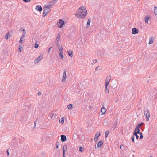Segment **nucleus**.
Here are the masks:
<instances>
[{
	"label": "nucleus",
	"instance_id": "1",
	"mask_svg": "<svg viewBox=\"0 0 157 157\" xmlns=\"http://www.w3.org/2000/svg\"><path fill=\"white\" fill-rule=\"evenodd\" d=\"M87 14L86 10L83 6H82L78 9L75 16L79 19H83L85 17Z\"/></svg>",
	"mask_w": 157,
	"mask_h": 157
},
{
	"label": "nucleus",
	"instance_id": "2",
	"mask_svg": "<svg viewBox=\"0 0 157 157\" xmlns=\"http://www.w3.org/2000/svg\"><path fill=\"white\" fill-rule=\"evenodd\" d=\"M144 115L145 116L146 120L147 121H149V119L150 117V113L148 110L147 109H145L144 110Z\"/></svg>",
	"mask_w": 157,
	"mask_h": 157
},
{
	"label": "nucleus",
	"instance_id": "3",
	"mask_svg": "<svg viewBox=\"0 0 157 157\" xmlns=\"http://www.w3.org/2000/svg\"><path fill=\"white\" fill-rule=\"evenodd\" d=\"M64 24V21L62 19H60L57 22V24L59 25V27L61 28Z\"/></svg>",
	"mask_w": 157,
	"mask_h": 157
},
{
	"label": "nucleus",
	"instance_id": "4",
	"mask_svg": "<svg viewBox=\"0 0 157 157\" xmlns=\"http://www.w3.org/2000/svg\"><path fill=\"white\" fill-rule=\"evenodd\" d=\"M117 123H118V119H117L115 121V123L114 124L113 126V127H112L110 129V131H113L115 129V128H116L117 127Z\"/></svg>",
	"mask_w": 157,
	"mask_h": 157
},
{
	"label": "nucleus",
	"instance_id": "5",
	"mask_svg": "<svg viewBox=\"0 0 157 157\" xmlns=\"http://www.w3.org/2000/svg\"><path fill=\"white\" fill-rule=\"evenodd\" d=\"M43 55L41 54L36 60H34V62L35 63H38L42 58Z\"/></svg>",
	"mask_w": 157,
	"mask_h": 157
},
{
	"label": "nucleus",
	"instance_id": "6",
	"mask_svg": "<svg viewBox=\"0 0 157 157\" xmlns=\"http://www.w3.org/2000/svg\"><path fill=\"white\" fill-rule=\"evenodd\" d=\"M49 10H47V9H44V12L43 13V17H45V16L47 14H48L51 11H49Z\"/></svg>",
	"mask_w": 157,
	"mask_h": 157
},
{
	"label": "nucleus",
	"instance_id": "7",
	"mask_svg": "<svg viewBox=\"0 0 157 157\" xmlns=\"http://www.w3.org/2000/svg\"><path fill=\"white\" fill-rule=\"evenodd\" d=\"M67 78V75L66 74V70H64V72L63 75V77L62 79V81L63 82H65Z\"/></svg>",
	"mask_w": 157,
	"mask_h": 157
},
{
	"label": "nucleus",
	"instance_id": "8",
	"mask_svg": "<svg viewBox=\"0 0 157 157\" xmlns=\"http://www.w3.org/2000/svg\"><path fill=\"white\" fill-rule=\"evenodd\" d=\"M138 30L137 29L134 28L132 29V33L133 34H137L138 33Z\"/></svg>",
	"mask_w": 157,
	"mask_h": 157
},
{
	"label": "nucleus",
	"instance_id": "9",
	"mask_svg": "<svg viewBox=\"0 0 157 157\" xmlns=\"http://www.w3.org/2000/svg\"><path fill=\"white\" fill-rule=\"evenodd\" d=\"M56 112L53 111L51 114L50 117L52 118V117L53 119L54 120L56 119Z\"/></svg>",
	"mask_w": 157,
	"mask_h": 157
},
{
	"label": "nucleus",
	"instance_id": "10",
	"mask_svg": "<svg viewBox=\"0 0 157 157\" xmlns=\"http://www.w3.org/2000/svg\"><path fill=\"white\" fill-rule=\"evenodd\" d=\"M61 140L62 142L65 141L67 140L66 136L64 135H62L61 136Z\"/></svg>",
	"mask_w": 157,
	"mask_h": 157
},
{
	"label": "nucleus",
	"instance_id": "11",
	"mask_svg": "<svg viewBox=\"0 0 157 157\" xmlns=\"http://www.w3.org/2000/svg\"><path fill=\"white\" fill-rule=\"evenodd\" d=\"M111 76H109L107 77L106 79L105 80V84L106 83H108V85H109V82L111 79Z\"/></svg>",
	"mask_w": 157,
	"mask_h": 157
},
{
	"label": "nucleus",
	"instance_id": "12",
	"mask_svg": "<svg viewBox=\"0 0 157 157\" xmlns=\"http://www.w3.org/2000/svg\"><path fill=\"white\" fill-rule=\"evenodd\" d=\"M36 9L38 11L40 12L42 11V8L41 6L38 5L36 6Z\"/></svg>",
	"mask_w": 157,
	"mask_h": 157
},
{
	"label": "nucleus",
	"instance_id": "13",
	"mask_svg": "<svg viewBox=\"0 0 157 157\" xmlns=\"http://www.w3.org/2000/svg\"><path fill=\"white\" fill-rule=\"evenodd\" d=\"M101 114L103 115V114H104L106 112V109L104 107H103L101 109Z\"/></svg>",
	"mask_w": 157,
	"mask_h": 157
},
{
	"label": "nucleus",
	"instance_id": "14",
	"mask_svg": "<svg viewBox=\"0 0 157 157\" xmlns=\"http://www.w3.org/2000/svg\"><path fill=\"white\" fill-rule=\"evenodd\" d=\"M103 144V142L102 141H100L97 144V147L98 148L101 147Z\"/></svg>",
	"mask_w": 157,
	"mask_h": 157
},
{
	"label": "nucleus",
	"instance_id": "15",
	"mask_svg": "<svg viewBox=\"0 0 157 157\" xmlns=\"http://www.w3.org/2000/svg\"><path fill=\"white\" fill-rule=\"evenodd\" d=\"M57 1L58 0H53L51 2H48L49 5H51V6L52 5L55 4Z\"/></svg>",
	"mask_w": 157,
	"mask_h": 157
},
{
	"label": "nucleus",
	"instance_id": "16",
	"mask_svg": "<svg viewBox=\"0 0 157 157\" xmlns=\"http://www.w3.org/2000/svg\"><path fill=\"white\" fill-rule=\"evenodd\" d=\"M99 133L98 134H96L94 137V141L96 142L98 140V138L100 136V132H98V133Z\"/></svg>",
	"mask_w": 157,
	"mask_h": 157
},
{
	"label": "nucleus",
	"instance_id": "17",
	"mask_svg": "<svg viewBox=\"0 0 157 157\" xmlns=\"http://www.w3.org/2000/svg\"><path fill=\"white\" fill-rule=\"evenodd\" d=\"M150 18V17L148 15L146 16L145 18V23H148V20Z\"/></svg>",
	"mask_w": 157,
	"mask_h": 157
},
{
	"label": "nucleus",
	"instance_id": "18",
	"mask_svg": "<svg viewBox=\"0 0 157 157\" xmlns=\"http://www.w3.org/2000/svg\"><path fill=\"white\" fill-rule=\"evenodd\" d=\"M22 31H23V32L22 33V34H23L21 36V38H20L21 39H22L24 37L25 35L26 34V32H25V29H23Z\"/></svg>",
	"mask_w": 157,
	"mask_h": 157
},
{
	"label": "nucleus",
	"instance_id": "19",
	"mask_svg": "<svg viewBox=\"0 0 157 157\" xmlns=\"http://www.w3.org/2000/svg\"><path fill=\"white\" fill-rule=\"evenodd\" d=\"M60 38V36L59 35V34L56 38V40H57V42L56 43V44H57V45H59V41Z\"/></svg>",
	"mask_w": 157,
	"mask_h": 157
},
{
	"label": "nucleus",
	"instance_id": "20",
	"mask_svg": "<svg viewBox=\"0 0 157 157\" xmlns=\"http://www.w3.org/2000/svg\"><path fill=\"white\" fill-rule=\"evenodd\" d=\"M108 85V83L107 82V83H106V84L105 85V91L106 93H109V88H107V86Z\"/></svg>",
	"mask_w": 157,
	"mask_h": 157
},
{
	"label": "nucleus",
	"instance_id": "21",
	"mask_svg": "<svg viewBox=\"0 0 157 157\" xmlns=\"http://www.w3.org/2000/svg\"><path fill=\"white\" fill-rule=\"evenodd\" d=\"M67 53L68 54V55L71 57H72L73 56V52L71 50H68L67 51Z\"/></svg>",
	"mask_w": 157,
	"mask_h": 157
},
{
	"label": "nucleus",
	"instance_id": "22",
	"mask_svg": "<svg viewBox=\"0 0 157 157\" xmlns=\"http://www.w3.org/2000/svg\"><path fill=\"white\" fill-rule=\"evenodd\" d=\"M139 128L140 127L136 125L134 132H138V131H140V130Z\"/></svg>",
	"mask_w": 157,
	"mask_h": 157
},
{
	"label": "nucleus",
	"instance_id": "23",
	"mask_svg": "<svg viewBox=\"0 0 157 157\" xmlns=\"http://www.w3.org/2000/svg\"><path fill=\"white\" fill-rule=\"evenodd\" d=\"M90 19H88L87 24H86V28H87L89 27L90 25Z\"/></svg>",
	"mask_w": 157,
	"mask_h": 157
},
{
	"label": "nucleus",
	"instance_id": "24",
	"mask_svg": "<svg viewBox=\"0 0 157 157\" xmlns=\"http://www.w3.org/2000/svg\"><path fill=\"white\" fill-rule=\"evenodd\" d=\"M153 42V38L152 37H150L149 38V44H151Z\"/></svg>",
	"mask_w": 157,
	"mask_h": 157
},
{
	"label": "nucleus",
	"instance_id": "25",
	"mask_svg": "<svg viewBox=\"0 0 157 157\" xmlns=\"http://www.w3.org/2000/svg\"><path fill=\"white\" fill-rule=\"evenodd\" d=\"M51 7V5H48V6H45L44 8H46L47 10H49V11H51V9H50Z\"/></svg>",
	"mask_w": 157,
	"mask_h": 157
},
{
	"label": "nucleus",
	"instance_id": "26",
	"mask_svg": "<svg viewBox=\"0 0 157 157\" xmlns=\"http://www.w3.org/2000/svg\"><path fill=\"white\" fill-rule=\"evenodd\" d=\"M67 148V145L65 144L63 146V151H66Z\"/></svg>",
	"mask_w": 157,
	"mask_h": 157
},
{
	"label": "nucleus",
	"instance_id": "27",
	"mask_svg": "<svg viewBox=\"0 0 157 157\" xmlns=\"http://www.w3.org/2000/svg\"><path fill=\"white\" fill-rule=\"evenodd\" d=\"M64 118L62 117L61 118V120H59V122L61 123L62 124H63L64 123Z\"/></svg>",
	"mask_w": 157,
	"mask_h": 157
},
{
	"label": "nucleus",
	"instance_id": "28",
	"mask_svg": "<svg viewBox=\"0 0 157 157\" xmlns=\"http://www.w3.org/2000/svg\"><path fill=\"white\" fill-rule=\"evenodd\" d=\"M137 133L136 132H133V135L136 136V138L138 139L139 138V136L137 135Z\"/></svg>",
	"mask_w": 157,
	"mask_h": 157
},
{
	"label": "nucleus",
	"instance_id": "29",
	"mask_svg": "<svg viewBox=\"0 0 157 157\" xmlns=\"http://www.w3.org/2000/svg\"><path fill=\"white\" fill-rule=\"evenodd\" d=\"M109 131L107 130L106 131L105 136V138L107 137L108 135L109 134Z\"/></svg>",
	"mask_w": 157,
	"mask_h": 157
},
{
	"label": "nucleus",
	"instance_id": "30",
	"mask_svg": "<svg viewBox=\"0 0 157 157\" xmlns=\"http://www.w3.org/2000/svg\"><path fill=\"white\" fill-rule=\"evenodd\" d=\"M84 150V148L82 147H80L79 148V151L80 152H82Z\"/></svg>",
	"mask_w": 157,
	"mask_h": 157
},
{
	"label": "nucleus",
	"instance_id": "31",
	"mask_svg": "<svg viewBox=\"0 0 157 157\" xmlns=\"http://www.w3.org/2000/svg\"><path fill=\"white\" fill-rule=\"evenodd\" d=\"M73 107V105L72 104H70L68 105L67 106V108L68 109H70L71 108Z\"/></svg>",
	"mask_w": 157,
	"mask_h": 157
},
{
	"label": "nucleus",
	"instance_id": "32",
	"mask_svg": "<svg viewBox=\"0 0 157 157\" xmlns=\"http://www.w3.org/2000/svg\"><path fill=\"white\" fill-rule=\"evenodd\" d=\"M154 8H155L154 10V13L155 15H157V8H156L155 7Z\"/></svg>",
	"mask_w": 157,
	"mask_h": 157
},
{
	"label": "nucleus",
	"instance_id": "33",
	"mask_svg": "<svg viewBox=\"0 0 157 157\" xmlns=\"http://www.w3.org/2000/svg\"><path fill=\"white\" fill-rule=\"evenodd\" d=\"M144 124V123L143 122H141V123H139V124H138L137 126H138L139 127H140V126H142Z\"/></svg>",
	"mask_w": 157,
	"mask_h": 157
},
{
	"label": "nucleus",
	"instance_id": "34",
	"mask_svg": "<svg viewBox=\"0 0 157 157\" xmlns=\"http://www.w3.org/2000/svg\"><path fill=\"white\" fill-rule=\"evenodd\" d=\"M59 142H56V148L57 149H58V148H59Z\"/></svg>",
	"mask_w": 157,
	"mask_h": 157
},
{
	"label": "nucleus",
	"instance_id": "35",
	"mask_svg": "<svg viewBox=\"0 0 157 157\" xmlns=\"http://www.w3.org/2000/svg\"><path fill=\"white\" fill-rule=\"evenodd\" d=\"M23 49L22 47L20 45L19 46L18 49L19 50V52H21L22 49Z\"/></svg>",
	"mask_w": 157,
	"mask_h": 157
},
{
	"label": "nucleus",
	"instance_id": "36",
	"mask_svg": "<svg viewBox=\"0 0 157 157\" xmlns=\"http://www.w3.org/2000/svg\"><path fill=\"white\" fill-rule=\"evenodd\" d=\"M59 57H60V59H63V54H59Z\"/></svg>",
	"mask_w": 157,
	"mask_h": 157
},
{
	"label": "nucleus",
	"instance_id": "37",
	"mask_svg": "<svg viewBox=\"0 0 157 157\" xmlns=\"http://www.w3.org/2000/svg\"><path fill=\"white\" fill-rule=\"evenodd\" d=\"M38 47H39V45L37 44V43L35 44L34 47L35 48H38Z\"/></svg>",
	"mask_w": 157,
	"mask_h": 157
},
{
	"label": "nucleus",
	"instance_id": "38",
	"mask_svg": "<svg viewBox=\"0 0 157 157\" xmlns=\"http://www.w3.org/2000/svg\"><path fill=\"white\" fill-rule=\"evenodd\" d=\"M23 1L25 2H31V0H23Z\"/></svg>",
	"mask_w": 157,
	"mask_h": 157
},
{
	"label": "nucleus",
	"instance_id": "39",
	"mask_svg": "<svg viewBox=\"0 0 157 157\" xmlns=\"http://www.w3.org/2000/svg\"><path fill=\"white\" fill-rule=\"evenodd\" d=\"M131 140L133 142H134V136L133 135L131 137Z\"/></svg>",
	"mask_w": 157,
	"mask_h": 157
},
{
	"label": "nucleus",
	"instance_id": "40",
	"mask_svg": "<svg viewBox=\"0 0 157 157\" xmlns=\"http://www.w3.org/2000/svg\"><path fill=\"white\" fill-rule=\"evenodd\" d=\"M9 37V35L8 34H6L5 36V39L7 40L8 39Z\"/></svg>",
	"mask_w": 157,
	"mask_h": 157
},
{
	"label": "nucleus",
	"instance_id": "41",
	"mask_svg": "<svg viewBox=\"0 0 157 157\" xmlns=\"http://www.w3.org/2000/svg\"><path fill=\"white\" fill-rule=\"evenodd\" d=\"M63 48L62 46H61V47L59 49V51H63Z\"/></svg>",
	"mask_w": 157,
	"mask_h": 157
},
{
	"label": "nucleus",
	"instance_id": "42",
	"mask_svg": "<svg viewBox=\"0 0 157 157\" xmlns=\"http://www.w3.org/2000/svg\"><path fill=\"white\" fill-rule=\"evenodd\" d=\"M97 60L96 59H94L93 60V63H92V64H94L96 63L97 62Z\"/></svg>",
	"mask_w": 157,
	"mask_h": 157
},
{
	"label": "nucleus",
	"instance_id": "43",
	"mask_svg": "<svg viewBox=\"0 0 157 157\" xmlns=\"http://www.w3.org/2000/svg\"><path fill=\"white\" fill-rule=\"evenodd\" d=\"M138 134H139V135H140V136L141 135H142V133L141 132H140V131H138V132H136Z\"/></svg>",
	"mask_w": 157,
	"mask_h": 157
},
{
	"label": "nucleus",
	"instance_id": "44",
	"mask_svg": "<svg viewBox=\"0 0 157 157\" xmlns=\"http://www.w3.org/2000/svg\"><path fill=\"white\" fill-rule=\"evenodd\" d=\"M52 48V47H50V48H49L48 49V52L49 53L50 52V51H51V48Z\"/></svg>",
	"mask_w": 157,
	"mask_h": 157
},
{
	"label": "nucleus",
	"instance_id": "45",
	"mask_svg": "<svg viewBox=\"0 0 157 157\" xmlns=\"http://www.w3.org/2000/svg\"><path fill=\"white\" fill-rule=\"evenodd\" d=\"M6 152H7V156H9V151H8V149L6 151Z\"/></svg>",
	"mask_w": 157,
	"mask_h": 157
},
{
	"label": "nucleus",
	"instance_id": "46",
	"mask_svg": "<svg viewBox=\"0 0 157 157\" xmlns=\"http://www.w3.org/2000/svg\"><path fill=\"white\" fill-rule=\"evenodd\" d=\"M36 122H37L36 121L34 122V128H35L36 126Z\"/></svg>",
	"mask_w": 157,
	"mask_h": 157
},
{
	"label": "nucleus",
	"instance_id": "47",
	"mask_svg": "<svg viewBox=\"0 0 157 157\" xmlns=\"http://www.w3.org/2000/svg\"><path fill=\"white\" fill-rule=\"evenodd\" d=\"M65 151H63V157H64V156H65Z\"/></svg>",
	"mask_w": 157,
	"mask_h": 157
},
{
	"label": "nucleus",
	"instance_id": "48",
	"mask_svg": "<svg viewBox=\"0 0 157 157\" xmlns=\"http://www.w3.org/2000/svg\"><path fill=\"white\" fill-rule=\"evenodd\" d=\"M63 51H59V54H63Z\"/></svg>",
	"mask_w": 157,
	"mask_h": 157
},
{
	"label": "nucleus",
	"instance_id": "49",
	"mask_svg": "<svg viewBox=\"0 0 157 157\" xmlns=\"http://www.w3.org/2000/svg\"><path fill=\"white\" fill-rule=\"evenodd\" d=\"M23 41V40H22V39H20V41H19V42L20 43H22V42Z\"/></svg>",
	"mask_w": 157,
	"mask_h": 157
},
{
	"label": "nucleus",
	"instance_id": "50",
	"mask_svg": "<svg viewBox=\"0 0 157 157\" xmlns=\"http://www.w3.org/2000/svg\"><path fill=\"white\" fill-rule=\"evenodd\" d=\"M143 136L142 135H141L140 136V139H142L143 138Z\"/></svg>",
	"mask_w": 157,
	"mask_h": 157
},
{
	"label": "nucleus",
	"instance_id": "51",
	"mask_svg": "<svg viewBox=\"0 0 157 157\" xmlns=\"http://www.w3.org/2000/svg\"><path fill=\"white\" fill-rule=\"evenodd\" d=\"M58 45V49H59L61 47V46H62L61 45H59V44Z\"/></svg>",
	"mask_w": 157,
	"mask_h": 157
},
{
	"label": "nucleus",
	"instance_id": "52",
	"mask_svg": "<svg viewBox=\"0 0 157 157\" xmlns=\"http://www.w3.org/2000/svg\"><path fill=\"white\" fill-rule=\"evenodd\" d=\"M115 102H117L118 101V99L117 98H116L115 99Z\"/></svg>",
	"mask_w": 157,
	"mask_h": 157
},
{
	"label": "nucleus",
	"instance_id": "53",
	"mask_svg": "<svg viewBox=\"0 0 157 157\" xmlns=\"http://www.w3.org/2000/svg\"><path fill=\"white\" fill-rule=\"evenodd\" d=\"M41 92H38V95H41Z\"/></svg>",
	"mask_w": 157,
	"mask_h": 157
},
{
	"label": "nucleus",
	"instance_id": "54",
	"mask_svg": "<svg viewBox=\"0 0 157 157\" xmlns=\"http://www.w3.org/2000/svg\"><path fill=\"white\" fill-rule=\"evenodd\" d=\"M99 67V66H98L96 67L95 69V70H97V69H98V68Z\"/></svg>",
	"mask_w": 157,
	"mask_h": 157
},
{
	"label": "nucleus",
	"instance_id": "55",
	"mask_svg": "<svg viewBox=\"0 0 157 157\" xmlns=\"http://www.w3.org/2000/svg\"><path fill=\"white\" fill-rule=\"evenodd\" d=\"M92 106H89V108L90 109H91L92 108Z\"/></svg>",
	"mask_w": 157,
	"mask_h": 157
},
{
	"label": "nucleus",
	"instance_id": "56",
	"mask_svg": "<svg viewBox=\"0 0 157 157\" xmlns=\"http://www.w3.org/2000/svg\"><path fill=\"white\" fill-rule=\"evenodd\" d=\"M22 29V28H20V30H21V31H22V29Z\"/></svg>",
	"mask_w": 157,
	"mask_h": 157
},
{
	"label": "nucleus",
	"instance_id": "57",
	"mask_svg": "<svg viewBox=\"0 0 157 157\" xmlns=\"http://www.w3.org/2000/svg\"><path fill=\"white\" fill-rule=\"evenodd\" d=\"M18 141L19 142H20V140H18Z\"/></svg>",
	"mask_w": 157,
	"mask_h": 157
},
{
	"label": "nucleus",
	"instance_id": "58",
	"mask_svg": "<svg viewBox=\"0 0 157 157\" xmlns=\"http://www.w3.org/2000/svg\"><path fill=\"white\" fill-rule=\"evenodd\" d=\"M152 157V156H150L149 157Z\"/></svg>",
	"mask_w": 157,
	"mask_h": 157
},
{
	"label": "nucleus",
	"instance_id": "59",
	"mask_svg": "<svg viewBox=\"0 0 157 157\" xmlns=\"http://www.w3.org/2000/svg\"><path fill=\"white\" fill-rule=\"evenodd\" d=\"M95 148H96V145H95Z\"/></svg>",
	"mask_w": 157,
	"mask_h": 157
},
{
	"label": "nucleus",
	"instance_id": "60",
	"mask_svg": "<svg viewBox=\"0 0 157 157\" xmlns=\"http://www.w3.org/2000/svg\"><path fill=\"white\" fill-rule=\"evenodd\" d=\"M120 148L121 149V146H120Z\"/></svg>",
	"mask_w": 157,
	"mask_h": 157
},
{
	"label": "nucleus",
	"instance_id": "61",
	"mask_svg": "<svg viewBox=\"0 0 157 157\" xmlns=\"http://www.w3.org/2000/svg\"><path fill=\"white\" fill-rule=\"evenodd\" d=\"M64 157H65V156H64Z\"/></svg>",
	"mask_w": 157,
	"mask_h": 157
},
{
	"label": "nucleus",
	"instance_id": "62",
	"mask_svg": "<svg viewBox=\"0 0 157 157\" xmlns=\"http://www.w3.org/2000/svg\"><path fill=\"white\" fill-rule=\"evenodd\" d=\"M138 0L139 1V0Z\"/></svg>",
	"mask_w": 157,
	"mask_h": 157
}]
</instances>
